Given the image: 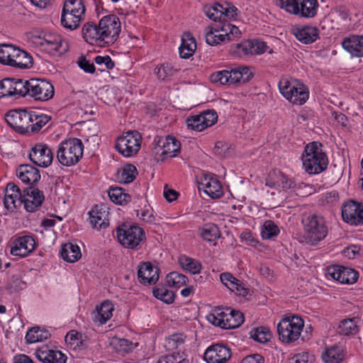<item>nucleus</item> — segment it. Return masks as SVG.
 Here are the masks:
<instances>
[{
    "mask_svg": "<svg viewBox=\"0 0 363 363\" xmlns=\"http://www.w3.org/2000/svg\"><path fill=\"white\" fill-rule=\"evenodd\" d=\"M40 45L47 52L54 55L55 53H63L67 50V43L63 40L60 35L56 34H45L41 39Z\"/></svg>",
    "mask_w": 363,
    "mask_h": 363,
    "instance_id": "f3484780",
    "label": "nucleus"
},
{
    "mask_svg": "<svg viewBox=\"0 0 363 363\" xmlns=\"http://www.w3.org/2000/svg\"><path fill=\"white\" fill-rule=\"evenodd\" d=\"M342 217L350 225L363 224V203L354 200L345 202L342 206Z\"/></svg>",
    "mask_w": 363,
    "mask_h": 363,
    "instance_id": "f8f14e48",
    "label": "nucleus"
},
{
    "mask_svg": "<svg viewBox=\"0 0 363 363\" xmlns=\"http://www.w3.org/2000/svg\"><path fill=\"white\" fill-rule=\"evenodd\" d=\"M204 35L207 44L216 45L240 38L241 32L237 26L223 21L206 27Z\"/></svg>",
    "mask_w": 363,
    "mask_h": 363,
    "instance_id": "20e7f679",
    "label": "nucleus"
},
{
    "mask_svg": "<svg viewBox=\"0 0 363 363\" xmlns=\"http://www.w3.org/2000/svg\"><path fill=\"white\" fill-rule=\"evenodd\" d=\"M108 195L111 201L120 205L127 204L131 200L130 195L125 193L121 187H111Z\"/></svg>",
    "mask_w": 363,
    "mask_h": 363,
    "instance_id": "58836bf2",
    "label": "nucleus"
},
{
    "mask_svg": "<svg viewBox=\"0 0 363 363\" xmlns=\"http://www.w3.org/2000/svg\"><path fill=\"white\" fill-rule=\"evenodd\" d=\"M13 45L11 44L0 45V62L7 65L8 61L11 59Z\"/></svg>",
    "mask_w": 363,
    "mask_h": 363,
    "instance_id": "680f3d73",
    "label": "nucleus"
},
{
    "mask_svg": "<svg viewBox=\"0 0 363 363\" xmlns=\"http://www.w3.org/2000/svg\"><path fill=\"white\" fill-rule=\"evenodd\" d=\"M179 70V68L175 67L170 63H164L155 69V73L159 79L164 81L173 77Z\"/></svg>",
    "mask_w": 363,
    "mask_h": 363,
    "instance_id": "37998d69",
    "label": "nucleus"
},
{
    "mask_svg": "<svg viewBox=\"0 0 363 363\" xmlns=\"http://www.w3.org/2000/svg\"><path fill=\"white\" fill-rule=\"evenodd\" d=\"M82 19L83 18L82 17L77 16L64 10L62 11L61 24L66 29L69 30L77 29L79 26V23Z\"/></svg>",
    "mask_w": 363,
    "mask_h": 363,
    "instance_id": "79ce46f5",
    "label": "nucleus"
},
{
    "mask_svg": "<svg viewBox=\"0 0 363 363\" xmlns=\"http://www.w3.org/2000/svg\"><path fill=\"white\" fill-rule=\"evenodd\" d=\"M250 334L253 340L261 343L268 342L272 337L270 330L266 327L253 328Z\"/></svg>",
    "mask_w": 363,
    "mask_h": 363,
    "instance_id": "3c124183",
    "label": "nucleus"
},
{
    "mask_svg": "<svg viewBox=\"0 0 363 363\" xmlns=\"http://www.w3.org/2000/svg\"><path fill=\"white\" fill-rule=\"evenodd\" d=\"M13 79V96H25L26 95H28L29 94V89L28 87V83H30V79L29 80H24L21 79Z\"/></svg>",
    "mask_w": 363,
    "mask_h": 363,
    "instance_id": "603ef678",
    "label": "nucleus"
},
{
    "mask_svg": "<svg viewBox=\"0 0 363 363\" xmlns=\"http://www.w3.org/2000/svg\"><path fill=\"white\" fill-rule=\"evenodd\" d=\"M266 186L270 188H281L284 191L295 189V181L280 171L270 172L266 179Z\"/></svg>",
    "mask_w": 363,
    "mask_h": 363,
    "instance_id": "a211bd4d",
    "label": "nucleus"
},
{
    "mask_svg": "<svg viewBox=\"0 0 363 363\" xmlns=\"http://www.w3.org/2000/svg\"><path fill=\"white\" fill-rule=\"evenodd\" d=\"M204 121L201 113L192 116L186 120L187 128L191 130L201 131L206 128Z\"/></svg>",
    "mask_w": 363,
    "mask_h": 363,
    "instance_id": "5fc2aeb1",
    "label": "nucleus"
},
{
    "mask_svg": "<svg viewBox=\"0 0 363 363\" xmlns=\"http://www.w3.org/2000/svg\"><path fill=\"white\" fill-rule=\"evenodd\" d=\"M140 140L141 136L138 131H128L118 138L115 146L119 153L128 157L138 152Z\"/></svg>",
    "mask_w": 363,
    "mask_h": 363,
    "instance_id": "1a4fd4ad",
    "label": "nucleus"
},
{
    "mask_svg": "<svg viewBox=\"0 0 363 363\" xmlns=\"http://www.w3.org/2000/svg\"><path fill=\"white\" fill-rule=\"evenodd\" d=\"M206 128L214 125L218 120L217 113L214 110H206L201 113Z\"/></svg>",
    "mask_w": 363,
    "mask_h": 363,
    "instance_id": "0e129e2a",
    "label": "nucleus"
},
{
    "mask_svg": "<svg viewBox=\"0 0 363 363\" xmlns=\"http://www.w3.org/2000/svg\"><path fill=\"white\" fill-rule=\"evenodd\" d=\"M279 6L298 18H313L318 13V0H278Z\"/></svg>",
    "mask_w": 363,
    "mask_h": 363,
    "instance_id": "0eeeda50",
    "label": "nucleus"
},
{
    "mask_svg": "<svg viewBox=\"0 0 363 363\" xmlns=\"http://www.w3.org/2000/svg\"><path fill=\"white\" fill-rule=\"evenodd\" d=\"M199 190L203 189V192L211 199L220 198L223 194L220 182L211 175H206L201 179L199 186Z\"/></svg>",
    "mask_w": 363,
    "mask_h": 363,
    "instance_id": "4be33fe9",
    "label": "nucleus"
},
{
    "mask_svg": "<svg viewBox=\"0 0 363 363\" xmlns=\"http://www.w3.org/2000/svg\"><path fill=\"white\" fill-rule=\"evenodd\" d=\"M50 336V333L46 330H42L40 327H33L30 329L26 335V340L28 344L43 342L48 340Z\"/></svg>",
    "mask_w": 363,
    "mask_h": 363,
    "instance_id": "4c0bfd02",
    "label": "nucleus"
},
{
    "mask_svg": "<svg viewBox=\"0 0 363 363\" xmlns=\"http://www.w3.org/2000/svg\"><path fill=\"white\" fill-rule=\"evenodd\" d=\"M159 269L150 262H143L138 267V278L144 285L155 284L159 279Z\"/></svg>",
    "mask_w": 363,
    "mask_h": 363,
    "instance_id": "412c9836",
    "label": "nucleus"
},
{
    "mask_svg": "<svg viewBox=\"0 0 363 363\" xmlns=\"http://www.w3.org/2000/svg\"><path fill=\"white\" fill-rule=\"evenodd\" d=\"M4 198V207L9 211H13L18 206L17 203L23 198L24 189L21 191L19 187L13 182L7 184Z\"/></svg>",
    "mask_w": 363,
    "mask_h": 363,
    "instance_id": "6ab92c4d",
    "label": "nucleus"
},
{
    "mask_svg": "<svg viewBox=\"0 0 363 363\" xmlns=\"http://www.w3.org/2000/svg\"><path fill=\"white\" fill-rule=\"evenodd\" d=\"M294 84L289 87L291 89L289 94L283 96L289 101L294 104L302 105L308 99V89L297 80H294Z\"/></svg>",
    "mask_w": 363,
    "mask_h": 363,
    "instance_id": "393cba45",
    "label": "nucleus"
},
{
    "mask_svg": "<svg viewBox=\"0 0 363 363\" xmlns=\"http://www.w3.org/2000/svg\"><path fill=\"white\" fill-rule=\"evenodd\" d=\"M26 287V282L22 281L20 277L13 275L8 284V289L10 293L16 292L23 289Z\"/></svg>",
    "mask_w": 363,
    "mask_h": 363,
    "instance_id": "bf43d9fd",
    "label": "nucleus"
},
{
    "mask_svg": "<svg viewBox=\"0 0 363 363\" xmlns=\"http://www.w3.org/2000/svg\"><path fill=\"white\" fill-rule=\"evenodd\" d=\"M221 282L227 286L230 291H235L236 284L239 279L233 277L230 273H222L220 276Z\"/></svg>",
    "mask_w": 363,
    "mask_h": 363,
    "instance_id": "052dcab7",
    "label": "nucleus"
},
{
    "mask_svg": "<svg viewBox=\"0 0 363 363\" xmlns=\"http://www.w3.org/2000/svg\"><path fill=\"white\" fill-rule=\"evenodd\" d=\"M51 120V116L38 111L11 110L5 114V121L16 132L22 135L38 133Z\"/></svg>",
    "mask_w": 363,
    "mask_h": 363,
    "instance_id": "f257e3e1",
    "label": "nucleus"
},
{
    "mask_svg": "<svg viewBox=\"0 0 363 363\" xmlns=\"http://www.w3.org/2000/svg\"><path fill=\"white\" fill-rule=\"evenodd\" d=\"M35 240L30 235L20 236L12 242L10 252L13 256L25 257L35 248Z\"/></svg>",
    "mask_w": 363,
    "mask_h": 363,
    "instance_id": "4468645a",
    "label": "nucleus"
},
{
    "mask_svg": "<svg viewBox=\"0 0 363 363\" xmlns=\"http://www.w3.org/2000/svg\"><path fill=\"white\" fill-rule=\"evenodd\" d=\"M337 332L344 335H355L358 332L355 318L342 320L339 324Z\"/></svg>",
    "mask_w": 363,
    "mask_h": 363,
    "instance_id": "c03bdc74",
    "label": "nucleus"
},
{
    "mask_svg": "<svg viewBox=\"0 0 363 363\" xmlns=\"http://www.w3.org/2000/svg\"><path fill=\"white\" fill-rule=\"evenodd\" d=\"M48 363H65L67 357L61 351L50 350Z\"/></svg>",
    "mask_w": 363,
    "mask_h": 363,
    "instance_id": "774afa93",
    "label": "nucleus"
},
{
    "mask_svg": "<svg viewBox=\"0 0 363 363\" xmlns=\"http://www.w3.org/2000/svg\"><path fill=\"white\" fill-rule=\"evenodd\" d=\"M229 73L228 70H223L216 73H213L211 76V81L213 82H219L221 84H225L229 81Z\"/></svg>",
    "mask_w": 363,
    "mask_h": 363,
    "instance_id": "69168bd1",
    "label": "nucleus"
},
{
    "mask_svg": "<svg viewBox=\"0 0 363 363\" xmlns=\"http://www.w3.org/2000/svg\"><path fill=\"white\" fill-rule=\"evenodd\" d=\"M158 144L162 149L161 153V156H163L162 160L165 158V156L175 157L177 153L180 151L179 141L171 135H167L164 139H160Z\"/></svg>",
    "mask_w": 363,
    "mask_h": 363,
    "instance_id": "c756f323",
    "label": "nucleus"
},
{
    "mask_svg": "<svg viewBox=\"0 0 363 363\" xmlns=\"http://www.w3.org/2000/svg\"><path fill=\"white\" fill-rule=\"evenodd\" d=\"M230 54L234 57H242L245 56L257 55L259 52L255 48L254 41L245 40L240 43L232 45L229 50Z\"/></svg>",
    "mask_w": 363,
    "mask_h": 363,
    "instance_id": "bb28decb",
    "label": "nucleus"
},
{
    "mask_svg": "<svg viewBox=\"0 0 363 363\" xmlns=\"http://www.w3.org/2000/svg\"><path fill=\"white\" fill-rule=\"evenodd\" d=\"M223 4H215L213 5H207L204 6L203 11L206 15L215 22L220 23L223 21Z\"/></svg>",
    "mask_w": 363,
    "mask_h": 363,
    "instance_id": "a18cd8bd",
    "label": "nucleus"
},
{
    "mask_svg": "<svg viewBox=\"0 0 363 363\" xmlns=\"http://www.w3.org/2000/svg\"><path fill=\"white\" fill-rule=\"evenodd\" d=\"M231 354L228 347L223 344H216L207 348L203 358L208 363H225Z\"/></svg>",
    "mask_w": 363,
    "mask_h": 363,
    "instance_id": "2eb2a0df",
    "label": "nucleus"
},
{
    "mask_svg": "<svg viewBox=\"0 0 363 363\" xmlns=\"http://www.w3.org/2000/svg\"><path fill=\"white\" fill-rule=\"evenodd\" d=\"M186 339V336L183 333H173L165 338L164 346L167 351L181 350Z\"/></svg>",
    "mask_w": 363,
    "mask_h": 363,
    "instance_id": "f704fd0d",
    "label": "nucleus"
},
{
    "mask_svg": "<svg viewBox=\"0 0 363 363\" xmlns=\"http://www.w3.org/2000/svg\"><path fill=\"white\" fill-rule=\"evenodd\" d=\"M179 263L184 270L193 274H199L202 268L199 261L186 255H181L179 257Z\"/></svg>",
    "mask_w": 363,
    "mask_h": 363,
    "instance_id": "e433bc0d",
    "label": "nucleus"
},
{
    "mask_svg": "<svg viewBox=\"0 0 363 363\" xmlns=\"http://www.w3.org/2000/svg\"><path fill=\"white\" fill-rule=\"evenodd\" d=\"M157 363H191L184 352L172 351L171 353L161 356Z\"/></svg>",
    "mask_w": 363,
    "mask_h": 363,
    "instance_id": "a19ab883",
    "label": "nucleus"
},
{
    "mask_svg": "<svg viewBox=\"0 0 363 363\" xmlns=\"http://www.w3.org/2000/svg\"><path fill=\"white\" fill-rule=\"evenodd\" d=\"M32 65V57L27 52L13 45L11 59L8 61L7 66L27 69Z\"/></svg>",
    "mask_w": 363,
    "mask_h": 363,
    "instance_id": "5701e85b",
    "label": "nucleus"
},
{
    "mask_svg": "<svg viewBox=\"0 0 363 363\" xmlns=\"http://www.w3.org/2000/svg\"><path fill=\"white\" fill-rule=\"evenodd\" d=\"M188 281V278L177 272H172L166 277V281L169 286L180 288L185 285Z\"/></svg>",
    "mask_w": 363,
    "mask_h": 363,
    "instance_id": "8fccbe9b",
    "label": "nucleus"
},
{
    "mask_svg": "<svg viewBox=\"0 0 363 363\" xmlns=\"http://www.w3.org/2000/svg\"><path fill=\"white\" fill-rule=\"evenodd\" d=\"M28 87V96L35 100L48 101L54 95L52 84L45 79H30Z\"/></svg>",
    "mask_w": 363,
    "mask_h": 363,
    "instance_id": "9b49d317",
    "label": "nucleus"
},
{
    "mask_svg": "<svg viewBox=\"0 0 363 363\" xmlns=\"http://www.w3.org/2000/svg\"><path fill=\"white\" fill-rule=\"evenodd\" d=\"M307 242L316 245L324 240L328 233V226L323 216L318 214L304 215L301 219Z\"/></svg>",
    "mask_w": 363,
    "mask_h": 363,
    "instance_id": "7ed1b4c3",
    "label": "nucleus"
},
{
    "mask_svg": "<svg viewBox=\"0 0 363 363\" xmlns=\"http://www.w3.org/2000/svg\"><path fill=\"white\" fill-rule=\"evenodd\" d=\"M29 159L38 167H48L53 160V154L47 145L38 143L32 147Z\"/></svg>",
    "mask_w": 363,
    "mask_h": 363,
    "instance_id": "ddd939ff",
    "label": "nucleus"
},
{
    "mask_svg": "<svg viewBox=\"0 0 363 363\" xmlns=\"http://www.w3.org/2000/svg\"><path fill=\"white\" fill-rule=\"evenodd\" d=\"M138 170L133 164H128L121 171L118 172V179L119 182L123 184H129L136 178Z\"/></svg>",
    "mask_w": 363,
    "mask_h": 363,
    "instance_id": "49530a36",
    "label": "nucleus"
},
{
    "mask_svg": "<svg viewBox=\"0 0 363 363\" xmlns=\"http://www.w3.org/2000/svg\"><path fill=\"white\" fill-rule=\"evenodd\" d=\"M94 62L99 65H104L107 69H112L114 67L115 63L108 55L100 56L98 55L94 58Z\"/></svg>",
    "mask_w": 363,
    "mask_h": 363,
    "instance_id": "338daca9",
    "label": "nucleus"
},
{
    "mask_svg": "<svg viewBox=\"0 0 363 363\" xmlns=\"http://www.w3.org/2000/svg\"><path fill=\"white\" fill-rule=\"evenodd\" d=\"M303 326V320L299 316L283 318L277 325L279 340L284 343L295 342L300 337Z\"/></svg>",
    "mask_w": 363,
    "mask_h": 363,
    "instance_id": "6e6552de",
    "label": "nucleus"
},
{
    "mask_svg": "<svg viewBox=\"0 0 363 363\" xmlns=\"http://www.w3.org/2000/svg\"><path fill=\"white\" fill-rule=\"evenodd\" d=\"M113 306L109 301H104L100 306H97L96 311L92 313V319L100 325L105 324L113 315Z\"/></svg>",
    "mask_w": 363,
    "mask_h": 363,
    "instance_id": "7c9ffc66",
    "label": "nucleus"
},
{
    "mask_svg": "<svg viewBox=\"0 0 363 363\" xmlns=\"http://www.w3.org/2000/svg\"><path fill=\"white\" fill-rule=\"evenodd\" d=\"M89 214L90 223L94 228H106L108 225V212L101 206H95Z\"/></svg>",
    "mask_w": 363,
    "mask_h": 363,
    "instance_id": "cd10ccee",
    "label": "nucleus"
},
{
    "mask_svg": "<svg viewBox=\"0 0 363 363\" xmlns=\"http://www.w3.org/2000/svg\"><path fill=\"white\" fill-rule=\"evenodd\" d=\"M83 150L84 145L80 139L69 138L60 143L57 158L61 164L69 167L79 161L82 157Z\"/></svg>",
    "mask_w": 363,
    "mask_h": 363,
    "instance_id": "423d86ee",
    "label": "nucleus"
},
{
    "mask_svg": "<svg viewBox=\"0 0 363 363\" xmlns=\"http://www.w3.org/2000/svg\"><path fill=\"white\" fill-rule=\"evenodd\" d=\"M244 322V315L239 311L227 308L223 311V325L225 329L238 328Z\"/></svg>",
    "mask_w": 363,
    "mask_h": 363,
    "instance_id": "2f4dec72",
    "label": "nucleus"
},
{
    "mask_svg": "<svg viewBox=\"0 0 363 363\" xmlns=\"http://www.w3.org/2000/svg\"><path fill=\"white\" fill-rule=\"evenodd\" d=\"M358 272L351 268L343 267L341 283L353 284L357 281Z\"/></svg>",
    "mask_w": 363,
    "mask_h": 363,
    "instance_id": "4d7b16f0",
    "label": "nucleus"
},
{
    "mask_svg": "<svg viewBox=\"0 0 363 363\" xmlns=\"http://www.w3.org/2000/svg\"><path fill=\"white\" fill-rule=\"evenodd\" d=\"M341 44L352 57H363V35H351L345 38Z\"/></svg>",
    "mask_w": 363,
    "mask_h": 363,
    "instance_id": "b1692460",
    "label": "nucleus"
},
{
    "mask_svg": "<svg viewBox=\"0 0 363 363\" xmlns=\"http://www.w3.org/2000/svg\"><path fill=\"white\" fill-rule=\"evenodd\" d=\"M105 44H112L117 40L121 32V21L114 14L104 16L99 22Z\"/></svg>",
    "mask_w": 363,
    "mask_h": 363,
    "instance_id": "9d476101",
    "label": "nucleus"
},
{
    "mask_svg": "<svg viewBox=\"0 0 363 363\" xmlns=\"http://www.w3.org/2000/svg\"><path fill=\"white\" fill-rule=\"evenodd\" d=\"M343 357V350L338 345L331 346L322 354L323 360L325 363H340Z\"/></svg>",
    "mask_w": 363,
    "mask_h": 363,
    "instance_id": "c9c22d12",
    "label": "nucleus"
},
{
    "mask_svg": "<svg viewBox=\"0 0 363 363\" xmlns=\"http://www.w3.org/2000/svg\"><path fill=\"white\" fill-rule=\"evenodd\" d=\"M116 235L120 244L130 250L140 249L141 244L146 240L145 233L142 228L125 223L117 227Z\"/></svg>",
    "mask_w": 363,
    "mask_h": 363,
    "instance_id": "39448f33",
    "label": "nucleus"
},
{
    "mask_svg": "<svg viewBox=\"0 0 363 363\" xmlns=\"http://www.w3.org/2000/svg\"><path fill=\"white\" fill-rule=\"evenodd\" d=\"M279 233L278 225L272 220H266L261 230V235L264 240H270L277 237Z\"/></svg>",
    "mask_w": 363,
    "mask_h": 363,
    "instance_id": "de8ad7c7",
    "label": "nucleus"
},
{
    "mask_svg": "<svg viewBox=\"0 0 363 363\" xmlns=\"http://www.w3.org/2000/svg\"><path fill=\"white\" fill-rule=\"evenodd\" d=\"M201 237L206 241L211 242L220 237V231L216 225L208 224L199 230Z\"/></svg>",
    "mask_w": 363,
    "mask_h": 363,
    "instance_id": "09e8293b",
    "label": "nucleus"
},
{
    "mask_svg": "<svg viewBox=\"0 0 363 363\" xmlns=\"http://www.w3.org/2000/svg\"><path fill=\"white\" fill-rule=\"evenodd\" d=\"M111 345L118 352H128L132 350L133 343L126 339L113 337Z\"/></svg>",
    "mask_w": 363,
    "mask_h": 363,
    "instance_id": "6e6d98bb",
    "label": "nucleus"
},
{
    "mask_svg": "<svg viewBox=\"0 0 363 363\" xmlns=\"http://www.w3.org/2000/svg\"><path fill=\"white\" fill-rule=\"evenodd\" d=\"M223 21L228 22V20L234 18L237 16V8L228 3L223 4Z\"/></svg>",
    "mask_w": 363,
    "mask_h": 363,
    "instance_id": "e2e57ef3",
    "label": "nucleus"
},
{
    "mask_svg": "<svg viewBox=\"0 0 363 363\" xmlns=\"http://www.w3.org/2000/svg\"><path fill=\"white\" fill-rule=\"evenodd\" d=\"M294 34L300 42L304 44H310L318 39L319 30L316 27L306 26L295 28Z\"/></svg>",
    "mask_w": 363,
    "mask_h": 363,
    "instance_id": "c85d7f7f",
    "label": "nucleus"
},
{
    "mask_svg": "<svg viewBox=\"0 0 363 363\" xmlns=\"http://www.w3.org/2000/svg\"><path fill=\"white\" fill-rule=\"evenodd\" d=\"M152 292L155 298L166 303H172L174 300V292L169 291L163 286L154 289Z\"/></svg>",
    "mask_w": 363,
    "mask_h": 363,
    "instance_id": "864d4df0",
    "label": "nucleus"
},
{
    "mask_svg": "<svg viewBox=\"0 0 363 363\" xmlns=\"http://www.w3.org/2000/svg\"><path fill=\"white\" fill-rule=\"evenodd\" d=\"M44 201L43 191L33 186L24 189L23 198L20 201L18 206L24 204V208L28 212H34L40 207Z\"/></svg>",
    "mask_w": 363,
    "mask_h": 363,
    "instance_id": "dca6fc26",
    "label": "nucleus"
},
{
    "mask_svg": "<svg viewBox=\"0 0 363 363\" xmlns=\"http://www.w3.org/2000/svg\"><path fill=\"white\" fill-rule=\"evenodd\" d=\"M101 33L99 24L92 21L86 22L82 28V35L84 40L91 45H97L104 46V40H102L103 36Z\"/></svg>",
    "mask_w": 363,
    "mask_h": 363,
    "instance_id": "aec40b11",
    "label": "nucleus"
},
{
    "mask_svg": "<svg viewBox=\"0 0 363 363\" xmlns=\"http://www.w3.org/2000/svg\"><path fill=\"white\" fill-rule=\"evenodd\" d=\"M196 49L195 38L191 33H184L182 38V43L179 48V55L182 58L188 59L191 57Z\"/></svg>",
    "mask_w": 363,
    "mask_h": 363,
    "instance_id": "473e14b6",
    "label": "nucleus"
},
{
    "mask_svg": "<svg viewBox=\"0 0 363 363\" xmlns=\"http://www.w3.org/2000/svg\"><path fill=\"white\" fill-rule=\"evenodd\" d=\"M13 79L6 78L0 81V97L12 96L13 95Z\"/></svg>",
    "mask_w": 363,
    "mask_h": 363,
    "instance_id": "13d9d810",
    "label": "nucleus"
},
{
    "mask_svg": "<svg viewBox=\"0 0 363 363\" xmlns=\"http://www.w3.org/2000/svg\"><path fill=\"white\" fill-rule=\"evenodd\" d=\"M16 175L21 180L28 184L37 183L40 179L39 170L30 164H21L16 169Z\"/></svg>",
    "mask_w": 363,
    "mask_h": 363,
    "instance_id": "a878e982",
    "label": "nucleus"
},
{
    "mask_svg": "<svg viewBox=\"0 0 363 363\" xmlns=\"http://www.w3.org/2000/svg\"><path fill=\"white\" fill-rule=\"evenodd\" d=\"M62 10L84 18L86 9L82 0H66Z\"/></svg>",
    "mask_w": 363,
    "mask_h": 363,
    "instance_id": "ea45409f",
    "label": "nucleus"
},
{
    "mask_svg": "<svg viewBox=\"0 0 363 363\" xmlns=\"http://www.w3.org/2000/svg\"><path fill=\"white\" fill-rule=\"evenodd\" d=\"M60 254L62 258L68 262H74L82 256L79 246L70 242L62 246Z\"/></svg>",
    "mask_w": 363,
    "mask_h": 363,
    "instance_id": "72a5a7b5",
    "label": "nucleus"
},
{
    "mask_svg": "<svg viewBox=\"0 0 363 363\" xmlns=\"http://www.w3.org/2000/svg\"><path fill=\"white\" fill-rule=\"evenodd\" d=\"M322 145L312 142L305 147L302 155L303 167L309 174H317L327 169L328 159L322 150Z\"/></svg>",
    "mask_w": 363,
    "mask_h": 363,
    "instance_id": "f03ea898",
    "label": "nucleus"
}]
</instances>
